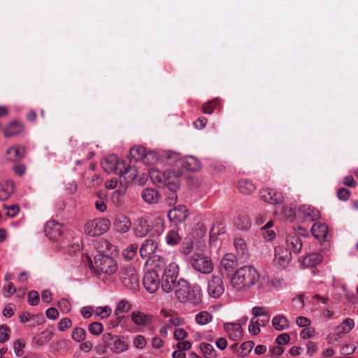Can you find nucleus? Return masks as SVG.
<instances>
[{
	"mask_svg": "<svg viewBox=\"0 0 358 358\" xmlns=\"http://www.w3.org/2000/svg\"><path fill=\"white\" fill-rule=\"evenodd\" d=\"M259 280V273L254 266H244L235 272L231 283L234 288L241 290L255 285Z\"/></svg>",
	"mask_w": 358,
	"mask_h": 358,
	"instance_id": "f257e3e1",
	"label": "nucleus"
},
{
	"mask_svg": "<svg viewBox=\"0 0 358 358\" xmlns=\"http://www.w3.org/2000/svg\"><path fill=\"white\" fill-rule=\"evenodd\" d=\"M176 297L182 303L189 302L197 305L201 302L202 294L199 286H191L185 280H178L175 289Z\"/></svg>",
	"mask_w": 358,
	"mask_h": 358,
	"instance_id": "f03ea898",
	"label": "nucleus"
},
{
	"mask_svg": "<svg viewBox=\"0 0 358 358\" xmlns=\"http://www.w3.org/2000/svg\"><path fill=\"white\" fill-rule=\"evenodd\" d=\"M163 156L169 165H173L178 162L182 167L190 171H197L201 168L199 161L192 156H188L185 159H180L179 155L176 152L171 151L164 152Z\"/></svg>",
	"mask_w": 358,
	"mask_h": 358,
	"instance_id": "7ed1b4c3",
	"label": "nucleus"
},
{
	"mask_svg": "<svg viewBox=\"0 0 358 358\" xmlns=\"http://www.w3.org/2000/svg\"><path fill=\"white\" fill-rule=\"evenodd\" d=\"M103 343H106L108 349L115 354H120L129 349V344L124 336L105 333L102 336Z\"/></svg>",
	"mask_w": 358,
	"mask_h": 358,
	"instance_id": "20e7f679",
	"label": "nucleus"
},
{
	"mask_svg": "<svg viewBox=\"0 0 358 358\" xmlns=\"http://www.w3.org/2000/svg\"><path fill=\"white\" fill-rule=\"evenodd\" d=\"M189 262L194 270L203 274L210 273L214 268L211 258L203 253L193 254Z\"/></svg>",
	"mask_w": 358,
	"mask_h": 358,
	"instance_id": "39448f33",
	"label": "nucleus"
},
{
	"mask_svg": "<svg viewBox=\"0 0 358 358\" xmlns=\"http://www.w3.org/2000/svg\"><path fill=\"white\" fill-rule=\"evenodd\" d=\"M110 222L106 218H97L87 222L85 226L86 234L90 236H97L103 234L109 229Z\"/></svg>",
	"mask_w": 358,
	"mask_h": 358,
	"instance_id": "423d86ee",
	"label": "nucleus"
},
{
	"mask_svg": "<svg viewBox=\"0 0 358 358\" xmlns=\"http://www.w3.org/2000/svg\"><path fill=\"white\" fill-rule=\"evenodd\" d=\"M94 267L98 272L111 275L117 271V262L112 257L105 255H97L94 258Z\"/></svg>",
	"mask_w": 358,
	"mask_h": 358,
	"instance_id": "0eeeda50",
	"label": "nucleus"
},
{
	"mask_svg": "<svg viewBox=\"0 0 358 358\" xmlns=\"http://www.w3.org/2000/svg\"><path fill=\"white\" fill-rule=\"evenodd\" d=\"M153 264L154 268L158 270V273L161 275H170L173 277H178L179 273V266L175 262H171L167 264L165 259L159 255H154Z\"/></svg>",
	"mask_w": 358,
	"mask_h": 358,
	"instance_id": "6e6552de",
	"label": "nucleus"
},
{
	"mask_svg": "<svg viewBox=\"0 0 358 358\" xmlns=\"http://www.w3.org/2000/svg\"><path fill=\"white\" fill-rule=\"evenodd\" d=\"M149 173L153 183L158 187H165L168 185V182H172L173 178L179 177L178 175L171 170L162 172L158 169H151Z\"/></svg>",
	"mask_w": 358,
	"mask_h": 358,
	"instance_id": "1a4fd4ad",
	"label": "nucleus"
},
{
	"mask_svg": "<svg viewBox=\"0 0 358 358\" xmlns=\"http://www.w3.org/2000/svg\"><path fill=\"white\" fill-rule=\"evenodd\" d=\"M119 275L124 287L132 290L138 289L139 286L138 277L133 268H121L119 271Z\"/></svg>",
	"mask_w": 358,
	"mask_h": 358,
	"instance_id": "9d476101",
	"label": "nucleus"
},
{
	"mask_svg": "<svg viewBox=\"0 0 358 358\" xmlns=\"http://www.w3.org/2000/svg\"><path fill=\"white\" fill-rule=\"evenodd\" d=\"M143 284L150 293H155L157 291L161 285L158 270L153 267L152 271L146 272L143 279Z\"/></svg>",
	"mask_w": 358,
	"mask_h": 358,
	"instance_id": "9b49d317",
	"label": "nucleus"
},
{
	"mask_svg": "<svg viewBox=\"0 0 358 358\" xmlns=\"http://www.w3.org/2000/svg\"><path fill=\"white\" fill-rule=\"evenodd\" d=\"M101 166L106 172L117 175V172L121 171V169H124V160L119 159L115 155H110L102 160Z\"/></svg>",
	"mask_w": 358,
	"mask_h": 358,
	"instance_id": "f8f14e48",
	"label": "nucleus"
},
{
	"mask_svg": "<svg viewBox=\"0 0 358 358\" xmlns=\"http://www.w3.org/2000/svg\"><path fill=\"white\" fill-rule=\"evenodd\" d=\"M292 259V254L282 246H277L274 250V266L278 268H285Z\"/></svg>",
	"mask_w": 358,
	"mask_h": 358,
	"instance_id": "ddd939ff",
	"label": "nucleus"
},
{
	"mask_svg": "<svg viewBox=\"0 0 358 358\" xmlns=\"http://www.w3.org/2000/svg\"><path fill=\"white\" fill-rule=\"evenodd\" d=\"M180 178H173L172 182H168V185L166 186L167 191L166 194V202L169 206H174L178 201L177 191L180 189Z\"/></svg>",
	"mask_w": 358,
	"mask_h": 358,
	"instance_id": "4468645a",
	"label": "nucleus"
},
{
	"mask_svg": "<svg viewBox=\"0 0 358 358\" xmlns=\"http://www.w3.org/2000/svg\"><path fill=\"white\" fill-rule=\"evenodd\" d=\"M44 231L49 239L57 241L63 234V227L55 220H50L45 224Z\"/></svg>",
	"mask_w": 358,
	"mask_h": 358,
	"instance_id": "2eb2a0df",
	"label": "nucleus"
},
{
	"mask_svg": "<svg viewBox=\"0 0 358 358\" xmlns=\"http://www.w3.org/2000/svg\"><path fill=\"white\" fill-rule=\"evenodd\" d=\"M224 288L222 280L219 275H212L208 283V292L213 298L220 297L224 292Z\"/></svg>",
	"mask_w": 358,
	"mask_h": 358,
	"instance_id": "dca6fc26",
	"label": "nucleus"
},
{
	"mask_svg": "<svg viewBox=\"0 0 358 358\" xmlns=\"http://www.w3.org/2000/svg\"><path fill=\"white\" fill-rule=\"evenodd\" d=\"M120 182L122 185H127L134 180L137 176V170L134 166L127 165L124 161V169H121L120 172H117Z\"/></svg>",
	"mask_w": 358,
	"mask_h": 358,
	"instance_id": "f3484780",
	"label": "nucleus"
},
{
	"mask_svg": "<svg viewBox=\"0 0 358 358\" xmlns=\"http://www.w3.org/2000/svg\"><path fill=\"white\" fill-rule=\"evenodd\" d=\"M298 215L305 222H313L320 217L319 210L308 205L301 206L299 209Z\"/></svg>",
	"mask_w": 358,
	"mask_h": 358,
	"instance_id": "a211bd4d",
	"label": "nucleus"
},
{
	"mask_svg": "<svg viewBox=\"0 0 358 358\" xmlns=\"http://www.w3.org/2000/svg\"><path fill=\"white\" fill-rule=\"evenodd\" d=\"M259 196L263 201L275 206L280 205L283 201V196L280 192L269 188L260 190Z\"/></svg>",
	"mask_w": 358,
	"mask_h": 358,
	"instance_id": "6ab92c4d",
	"label": "nucleus"
},
{
	"mask_svg": "<svg viewBox=\"0 0 358 358\" xmlns=\"http://www.w3.org/2000/svg\"><path fill=\"white\" fill-rule=\"evenodd\" d=\"M188 210L183 205H178L168 213V217L171 222L176 224L181 223L185 221L188 217Z\"/></svg>",
	"mask_w": 358,
	"mask_h": 358,
	"instance_id": "aec40b11",
	"label": "nucleus"
},
{
	"mask_svg": "<svg viewBox=\"0 0 358 358\" xmlns=\"http://www.w3.org/2000/svg\"><path fill=\"white\" fill-rule=\"evenodd\" d=\"M237 266V260L236 256L232 253L225 254L220 262V270L222 274H224V271L226 272V275L234 271Z\"/></svg>",
	"mask_w": 358,
	"mask_h": 358,
	"instance_id": "412c9836",
	"label": "nucleus"
},
{
	"mask_svg": "<svg viewBox=\"0 0 358 358\" xmlns=\"http://www.w3.org/2000/svg\"><path fill=\"white\" fill-rule=\"evenodd\" d=\"M158 248L156 241L152 238L146 239L139 248L140 256L143 259L150 258Z\"/></svg>",
	"mask_w": 358,
	"mask_h": 358,
	"instance_id": "4be33fe9",
	"label": "nucleus"
},
{
	"mask_svg": "<svg viewBox=\"0 0 358 358\" xmlns=\"http://www.w3.org/2000/svg\"><path fill=\"white\" fill-rule=\"evenodd\" d=\"M286 245L290 253L298 254L302 249L303 243L301 238L296 234H289L286 238Z\"/></svg>",
	"mask_w": 358,
	"mask_h": 358,
	"instance_id": "5701e85b",
	"label": "nucleus"
},
{
	"mask_svg": "<svg viewBox=\"0 0 358 358\" xmlns=\"http://www.w3.org/2000/svg\"><path fill=\"white\" fill-rule=\"evenodd\" d=\"M224 329L232 341H238L243 336V328L238 323H225Z\"/></svg>",
	"mask_w": 358,
	"mask_h": 358,
	"instance_id": "b1692460",
	"label": "nucleus"
},
{
	"mask_svg": "<svg viewBox=\"0 0 358 358\" xmlns=\"http://www.w3.org/2000/svg\"><path fill=\"white\" fill-rule=\"evenodd\" d=\"M130 155L132 157V158L136 161H139L143 159V158H148L150 157L155 158L156 160L158 159L157 152L152 151L147 154L145 148L141 145L131 148L130 149Z\"/></svg>",
	"mask_w": 358,
	"mask_h": 358,
	"instance_id": "393cba45",
	"label": "nucleus"
},
{
	"mask_svg": "<svg viewBox=\"0 0 358 358\" xmlns=\"http://www.w3.org/2000/svg\"><path fill=\"white\" fill-rule=\"evenodd\" d=\"M153 317L150 314L135 310L131 315V320L137 326H148L151 324Z\"/></svg>",
	"mask_w": 358,
	"mask_h": 358,
	"instance_id": "a878e982",
	"label": "nucleus"
},
{
	"mask_svg": "<svg viewBox=\"0 0 358 358\" xmlns=\"http://www.w3.org/2000/svg\"><path fill=\"white\" fill-rule=\"evenodd\" d=\"M132 305L131 303L127 299H122L120 300L116 305V308L115 310V315L117 316L116 321L114 322L113 325L117 326L119 323L121 322L123 316H120L121 314L124 313H127L131 309Z\"/></svg>",
	"mask_w": 358,
	"mask_h": 358,
	"instance_id": "bb28decb",
	"label": "nucleus"
},
{
	"mask_svg": "<svg viewBox=\"0 0 358 358\" xmlns=\"http://www.w3.org/2000/svg\"><path fill=\"white\" fill-rule=\"evenodd\" d=\"M160 280L162 289L166 293L171 292L173 289L177 288L178 277H173V275H161Z\"/></svg>",
	"mask_w": 358,
	"mask_h": 358,
	"instance_id": "cd10ccee",
	"label": "nucleus"
},
{
	"mask_svg": "<svg viewBox=\"0 0 358 358\" xmlns=\"http://www.w3.org/2000/svg\"><path fill=\"white\" fill-rule=\"evenodd\" d=\"M114 226L117 231L126 233L131 228V222L128 217L124 215H117L115 217Z\"/></svg>",
	"mask_w": 358,
	"mask_h": 358,
	"instance_id": "c85d7f7f",
	"label": "nucleus"
},
{
	"mask_svg": "<svg viewBox=\"0 0 358 358\" xmlns=\"http://www.w3.org/2000/svg\"><path fill=\"white\" fill-rule=\"evenodd\" d=\"M141 197L145 202L149 204H155L159 201L160 194L155 189L145 188L141 192Z\"/></svg>",
	"mask_w": 358,
	"mask_h": 358,
	"instance_id": "c756f323",
	"label": "nucleus"
},
{
	"mask_svg": "<svg viewBox=\"0 0 358 358\" xmlns=\"http://www.w3.org/2000/svg\"><path fill=\"white\" fill-rule=\"evenodd\" d=\"M313 235L320 241H325L328 235V227L325 224L315 223L311 228Z\"/></svg>",
	"mask_w": 358,
	"mask_h": 358,
	"instance_id": "7c9ffc66",
	"label": "nucleus"
},
{
	"mask_svg": "<svg viewBox=\"0 0 358 358\" xmlns=\"http://www.w3.org/2000/svg\"><path fill=\"white\" fill-rule=\"evenodd\" d=\"M23 129L24 126L22 122L13 121L3 130V134L6 137H13L21 134Z\"/></svg>",
	"mask_w": 358,
	"mask_h": 358,
	"instance_id": "2f4dec72",
	"label": "nucleus"
},
{
	"mask_svg": "<svg viewBox=\"0 0 358 358\" xmlns=\"http://www.w3.org/2000/svg\"><path fill=\"white\" fill-rule=\"evenodd\" d=\"M239 192L243 194H250L253 192L257 187L252 180L248 179H241L237 184Z\"/></svg>",
	"mask_w": 358,
	"mask_h": 358,
	"instance_id": "473e14b6",
	"label": "nucleus"
},
{
	"mask_svg": "<svg viewBox=\"0 0 358 358\" xmlns=\"http://www.w3.org/2000/svg\"><path fill=\"white\" fill-rule=\"evenodd\" d=\"M322 256L320 253H311L306 255L302 260L305 267H313L321 263Z\"/></svg>",
	"mask_w": 358,
	"mask_h": 358,
	"instance_id": "72a5a7b5",
	"label": "nucleus"
},
{
	"mask_svg": "<svg viewBox=\"0 0 358 358\" xmlns=\"http://www.w3.org/2000/svg\"><path fill=\"white\" fill-rule=\"evenodd\" d=\"M272 325L273 328L278 331H282L289 327V322L287 317L284 315H276L272 320Z\"/></svg>",
	"mask_w": 358,
	"mask_h": 358,
	"instance_id": "f704fd0d",
	"label": "nucleus"
},
{
	"mask_svg": "<svg viewBox=\"0 0 358 358\" xmlns=\"http://www.w3.org/2000/svg\"><path fill=\"white\" fill-rule=\"evenodd\" d=\"M14 192L13 184L10 182H6L0 184V201L7 200Z\"/></svg>",
	"mask_w": 358,
	"mask_h": 358,
	"instance_id": "c9c22d12",
	"label": "nucleus"
},
{
	"mask_svg": "<svg viewBox=\"0 0 358 358\" xmlns=\"http://www.w3.org/2000/svg\"><path fill=\"white\" fill-rule=\"evenodd\" d=\"M234 244L238 255L241 258H246L248 255V250L245 240L242 238H236L234 241Z\"/></svg>",
	"mask_w": 358,
	"mask_h": 358,
	"instance_id": "e433bc0d",
	"label": "nucleus"
},
{
	"mask_svg": "<svg viewBox=\"0 0 358 358\" xmlns=\"http://www.w3.org/2000/svg\"><path fill=\"white\" fill-rule=\"evenodd\" d=\"M9 159L13 162H17L22 159L24 156V148L19 146H14L9 148L7 151Z\"/></svg>",
	"mask_w": 358,
	"mask_h": 358,
	"instance_id": "4c0bfd02",
	"label": "nucleus"
},
{
	"mask_svg": "<svg viewBox=\"0 0 358 358\" xmlns=\"http://www.w3.org/2000/svg\"><path fill=\"white\" fill-rule=\"evenodd\" d=\"M181 236L176 229H171L166 236V242L169 245L174 246L180 243Z\"/></svg>",
	"mask_w": 358,
	"mask_h": 358,
	"instance_id": "58836bf2",
	"label": "nucleus"
},
{
	"mask_svg": "<svg viewBox=\"0 0 358 358\" xmlns=\"http://www.w3.org/2000/svg\"><path fill=\"white\" fill-rule=\"evenodd\" d=\"M221 101L216 98L208 101L202 106V111L205 114H212L220 106Z\"/></svg>",
	"mask_w": 358,
	"mask_h": 358,
	"instance_id": "ea45409f",
	"label": "nucleus"
},
{
	"mask_svg": "<svg viewBox=\"0 0 358 358\" xmlns=\"http://www.w3.org/2000/svg\"><path fill=\"white\" fill-rule=\"evenodd\" d=\"M200 349L205 358H215L217 356L215 350L210 343H201Z\"/></svg>",
	"mask_w": 358,
	"mask_h": 358,
	"instance_id": "a19ab883",
	"label": "nucleus"
},
{
	"mask_svg": "<svg viewBox=\"0 0 358 358\" xmlns=\"http://www.w3.org/2000/svg\"><path fill=\"white\" fill-rule=\"evenodd\" d=\"M279 210H280V213L282 214L287 220H288L291 222H292L294 220V219L296 216V213L292 207L288 206H285L281 208L280 204V205L276 206L275 211L278 212Z\"/></svg>",
	"mask_w": 358,
	"mask_h": 358,
	"instance_id": "79ce46f5",
	"label": "nucleus"
},
{
	"mask_svg": "<svg viewBox=\"0 0 358 358\" xmlns=\"http://www.w3.org/2000/svg\"><path fill=\"white\" fill-rule=\"evenodd\" d=\"M212 319V315L206 310L199 312L195 316V321L199 325L207 324L211 322Z\"/></svg>",
	"mask_w": 358,
	"mask_h": 358,
	"instance_id": "37998d69",
	"label": "nucleus"
},
{
	"mask_svg": "<svg viewBox=\"0 0 358 358\" xmlns=\"http://www.w3.org/2000/svg\"><path fill=\"white\" fill-rule=\"evenodd\" d=\"M86 335V331L83 328L76 327L72 331L71 338L74 341L80 343L85 339Z\"/></svg>",
	"mask_w": 358,
	"mask_h": 358,
	"instance_id": "c03bdc74",
	"label": "nucleus"
},
{
	"mask_svg": "<svg viewBox=\"0 0 358 358\" xmlns=\"http://www.w3.org/2000/svg\"><path fill=\"white\" fill-rule=\"evenodd\" d=\"M138 250V245L137 244H130L122 251V256L125 259L131 260L136 256Z\"/></svg>",
	"mask_w": 358,
	"mask_h": 358,
	"instance_id": "a18cd8bd",
	"label": "nucleus"
},
{
	"mask_svg": "<svg viewBox=\"0 0 358 358\" xmlns=\"http://www.w3.org/2000/svg\"><path fill=\"white\" fill-rule=\"evenodd\" d=\"M354 325L355 322L351 318H347L338 327L337 329L339 333L347 334L352 329Z\"/></svg>",
	"mask_w": 358,
	"mask_h": 358,
	"instance_id": "49530a36",
	"label": "nucleus"
},
{
	"mask_svg": "<svg viewBox=\"0 0 358 358\" xmlns=\"http://www.w3.org/2000/svg\"><path fill=\"white\" fill-rule=\"evenodd\" d=\"M102 179L98 174H94L91 177L84 179L85 185L87 187H95L101 185Z\"/></svg>",
	"mask_w": 358,
	"mask_h": 358,
	"instance_id": "de8ad7c7",
	"label": "nucleus"
},
{
	"mask_svg": "<svg viewBox=\"0 0 358 358\" xmlns=\"http://www.w3.org/2000/svg\"><path fill=\"white\" fill-rule=\"evenodd\" d=\"M164 317H169V320L166 323V326L169 328H172L174 327L180 326L182 324L181 318L178 317L176 315H173V314L166 313L164 314Z\"/></svg>",
	"mask_w": 358,
	"mask_h": 358,
	"instance_id": "09e8293b",
	"label": "nucleus"
},
{
	"mask_svg": "<svg viewBox=\"0 0 358 358\" xmlns=\"http://www.w3.org/2000/svg\"><path fill=\"white\" fill-rule=\"evenodd\" d=\"M236 226L239 229L248 230L251 226V222L248 215H240L236 221Z\"/></svg>",
	"mask_w": 358,
	"mask_h": 358,
	"instance_id": "8fccbe9b",
	"label": "nucleus"
},
{
	"mask_svg": "<svg viewBox=\"0 0 358 358\" xmlns=\"http://www.w3.org/2000/svg\"><path fill=\"white\" fill-rule=\"evenodd\" d=\"M149 231V226L145 220H141V225L135 228V234L138 237H143L148 234Z\"/></svg>",
	"mask_w": 358,
	"mask_h": 358,
	"instance_id": "3c124183",
	"label": "nucleus"
},
{
	"mask_svg": "<svg viewBox=\"0 0 358 358\" xmlns=\"http://www.w3.org/2000/svg\"><path fill=\"white\" fill-rule=\"evenodd\" d=\"M88 330L92 334L99 336L103 332V327L101 323L94 322L89 325Z\"/></svg>",
	"mask_w": 358,
	"mask_h": 358,
	"instance_id": "603ef678",
	"label": "nucleus"
},
{
	"mask_svg": "<svg viewBox=\"0 0 358 358\" xmlns=\"http://www.w3.org/2000/svg\"><path fill=\"white\" fill-rule=\"evenodd\" d=\"M111 308L109 306H99L95 310V314L101 319L108 317L111 314Z\"/></svg>",
	"mask_w": 358,
	"mask_h": 358,
	"instance_id": "864d4df0",
	"label": "nucleus"
},
{
	"mask_svg": "<svg viewBox=\"0 0 358 358\" xmlns=\"http://www.w3.org/2000/svg\"><path fill=\"white\" fill-rule=\"evenodd\" d=\"M254 342L253 341H246L243 343L241 346L240 349L241 350V357H245L247 355L252 349L254 347Z\"/></svg>",
	"mask_w": 358,
	"mask_h": 358,
	"instance_id": "5fc2aeb1",
	"label": "nucleus"
},
{
	"mask_svg": "<svg viewBox=\"0 0 358 358\" xmlns=\"http://www.w3.org/2000/svg\"><path fill=\"white\" fill-rule=\"evenodd\" d=\"M72 325V322L70 318L64 317L59 320L58 322V330L59 331H64L67 329L70 328Z\"/></svg>",
	"mask_w": 358,
	"mask_h": 358,
	"instance_id": "6e6d98bb",
	"label": "nucleus"
},
{
	"mask_svg": "<svg viewBox=\"0 0 358 358\" xmlns=\"http://www.w3.org/2000/svg\"><path fill=\"white\" fill-rule=\"evenodd\" d=\"M25 343L22 340H17L14 343V352L17 357H20L24 354V348Z\"/></svg>",
	"mask_w": 358,
	"mask_h": 358,
	"instance_id": "4d7b16f0",
	"label": "nucleus"
},
{
	"mask_svg": "<svg viewBox=\"0 0 358 358\" xmlns=\"http://www.w3.org/2000/svg\"><path fill=\"white\" fill-rule=\"evenodd\" d=\"M39 294L38 292L31 290L28 293V302L31 306H36L39 303Z\"/></svg>",
	"mask_w": 358,
	"mask_h": 358,
	"instance_id": "13d9d810",
	"label": "nucleus"
},
{
	"mask_svg": "<svg viewBox=\"0 0 358 358\" xmlns=\"http://www.w3.org/2000/svg\"><path fill=\"white\" fill-rule=\"evenodd\" d=\"M266 308L263 306H255L253 307L252 309V313L254 316L253 318H256L258 317H264L265 315H268V313L266 311Z\"/></svg>",
	"mask_w": 358,
	"mask_h": 358,
	"instance_id": "bf43d9fd",
	"label": "nucleus"
},
{
	"mask_svg": "<svg viewBox=\"0 0 358 358\" xmlns=\"http://www.w3.org/2000/svg\"><path fill=\"white\" fill-rule=\"evenodd\" d=\"M146 343L147 341L145 337L142 335H138L134 339V345L138 349L144 348Z\"/></svg>",
	"mask_w": 358,
	"mask_h": 358,
	"instance_id": "052dcab7",
	"label": "nucleus"
},
{
	"mask_svg": "<svg viewBox=\"0 0 358 358\" xmlns=\"http://www.w3.org/2000/svg\"><path fill=\"white\" fill-rule=\"evenodd\" d=\"M57 306L63 313H68L71 310L70 302L66 299H60L58 301Z\"/></svg>",
	"mask_w": 358,
	"mask_h": 358,
	"instance_id": "680f3d73",
	"label": "nucleus"
},
{
	"mask_svg": "<svg viewBox=\"0 0 358 358\" xmlns=\"http://www.w3.org/2000/svg\"><path fill=\"white\" fill-rule=\"evenodd\" d=\"M10 329L6 326L0 327V343H5L9 338Z\"/></svg>",
	"mask_w": 358,
	"mask_h": 358,
	"instance_id": "e2e57ef3",
	"label": "nucleus"
},
{
	"mask_svg": "<svg viewBox=\"0 0 358 358\" xmlns=\"http://www.w3.org/2000/svg\"><path fill=\"white\" fill-rule=\"evenodd\" d=\"M337 195L339 199L347 201L350 195V192L348 189L341 187L338 189Z\"/></svg>",
	"mask_w": 358,
	"mask_h": 358,
	"instance_id": "0e129e2a",
	"label": "nucleus"
},
{
	"mask_svg": "<svg viewBox=\"0 0 358 358\" xmlns=\"http://www.w3.org/2000/svg\"><path fill=\"white\" fill-rule=\"evenodd\" d=\"M290 340V336L288 334L284 333L282 334H280L276 338L275 342L279 345H286L289 343Z\"/></svg>",
	"mask_w": 358,
	"mask_h": 358,
	"instance_id": "69168bd1",
	"label": "nucleus"
},
{
	"mask_svg": "<svg viewBox=\"0 0 358 358\" xmlns=\"http://www.w3.org/2000/svg\"><path fill=\"white\" fill-rule=\"evenodd\" d=\"M248 330H249V332L254 336L257 335L260 332L259 326L256 324L255 318L251 319L250 324L248 327Z\"/></svg>",
	"mask_w": 358,
	"mask_h": 358,
	"instance_id": "338daca9",
	"label": "nucleus"
},
{
	"mask_svg": "<svg viewBox=\"0 0 358 358\" xmlns=\"http://www.w3.org/2000/svg\"><path fill=\"white\" fill-rule=\"evenodd\" d=\"M174 338L177 341H182L187 336V332L183 329H176L173 334Z\"/></svg>",
	"mask_w": 358,
	"mask_h": 358,
	"instance_id": "774afa93",
	"label": "nucleus"
}]
</instances>
